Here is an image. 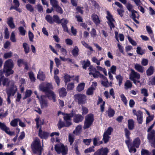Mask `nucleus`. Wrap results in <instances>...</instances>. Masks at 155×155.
<instances>
[{
    "label": "nucleus",
    "instance_id": "1a4fd4ad",
    "mask_svg": "<svg viewBox=\"0 0 155 155\" xmlns=\"http://www.w3.org/2000/svg\"><path fill=\"white\" fill-rule=\"evenodd\" d=\"M148 134L147 138L150 140H152L151 146L155 148V131L152 130Z\"/></svg>",
    "mask_w": 155,
    "mask_h": 155
},
{
    "label": "nucleus",
    "instance_id": "69168bd1",
    "mask_svg": "<svg viewBox=\"0 0 155 155\" xmlns=\"http://www.w3.org/2000/svg\"><path fill=\"white\" fill-rule=\"evenodd\" d=\"M126 7L128 10L130 12H133V10H134L133 9L132 5L130 3H127L126 5Z\"/></svg>",
    "mask_w": 155,
    "mask_h": 155
},
{
    "label": "nucleus",
    "instance_id": "412c9836",
    "mask_svg": "<svg viewBox=\"0 0 155 155\" xmlns=\"http://www.w3.org/2000/svg\"><path fill=\"white\" fill-rule=\"evenodd\" d=\"M59 95L60 97H64L67 94V92L66 89L64 87L58 90Z\"/></svg>",
    "mask_w": 155,
    "mask_h": 155
},
{
    "label": "nucleus",
    "instance_id": "ea45409f",
    "mask_svg": "<svg viewBox=\"0 0 155 155\" xmlns=\"http://www.w3.org/2000/svg\"><path fill=\"white\" fill-rule=\"evenodd\" d=\"M32 93V91L31 90H29L26 91L25 94V96L24 97L23 99H26L27 97H28L30 96Z\"/></svg>",
    "mask_w": 155,
    "mask_h": 155
},
{
    "label": "nucleus",
    "instance_id": "3c124183",
    "mask_svg": "<svg viewBox=\"0 0 155 155\" xmlns=\"http://www.w3.org/2000/svg\"><path fill=\"white\" fill-rule=\"evenodd\" d=\"M11 40L13 42H16V39L15 38V32L14 31L12 32L11 34L10 37Z\"/></svg>",
    "mask_w": 155,
    "mask_h": 155
},
{
    "label": "nucleus",
    "instance_id": "4be33fe9",
    "mask_svg": "<svg viewBox=\"0 0 155 155\" xmlns=\"http://www.w3.org/2000/svg\"><path fill=\"white\" fill-rule=\"evenodd\" d=\"M7 23L11 28H15V26L13 22V19L12 17L8 18Z\"/></svg>",
    "mask_w": 155,
    "mask_h": 155
},
{
    "label": "nucleus",
    "instance_id": "49530a36",
    "mask_svg": "<svg viewBox=\"0 0 155 155\" xmlns=\"http://www.w3.org/2000/svg\"><path fill=\"white\" fill-rule=\"evenodd\" d=\"M6 93L8 94V96H11V95L14 96L15 94V92L13 91L10 88L7 89L6 90Z\"/></svg>",
    "mask_w": 155,
    "mask_h": 155
},
{
    "label": "nucleus",
    "instance_id": "603ef678",
    "mask_svg": "<svg viewBox=\"0 0 155 155\" xmlns=\"http://www.w3.org/2000/svg\"><path fill=\"white\" fill-rule=\"evenodd\" d=\"M53 18L54 19V22H56L58 24L60 23V20L59 18L57 15H54Z\"/></svg>",
    "mask_w": 155,
    "mask_h": 155
},
{
    "label": "nucleus",
    "instance_id": "473e14b6",
    "mask_svg": "<svg viewBox=\"0 0 155 155\" xmlns=\"http://www.w3.org/2000/svg\"><path fill=\"white\" fill-rule=\"evenodd\" d=\"M79 49L77 46H75L72 51V54L74 56H77L78 54Z\"/></svg>",
    "mask_w": 155,
    "mask_h": 155
},
{
    "label": "nucleus",
    "instance_id": "338daca9",
    "mask_svg": "<svg viewBox=\"0 0 155 155\" xmlns=\"http://www.w3.org/2000/svg\"><path fill=\"white\" fill-rule=\"evenodd\" d=\"M28 36L29 40L31 41H33L34 36L33 34L30 31L28 32Z\"/></svg>",
    "mask_w": 155,
    "mask_h": 155
},
{
    "label": "nucleus",
    "instance_id": "37998d69",
    "mask_svg": "<svg viewBox=\"0 0 155 155\" xmlns=\"http://www.w3.org/2000/svg\"><path fill=\"white\" fill-rule=\"evenodd\" d=\"M102 76L104 77V81H101V84L103 86L105 87H107L108 85V82L107 79L106 77H104L103 75Z\"/></svg>",
    "mask_w": 155,
    "mask_h": 155
},
{
    "label": "nucleus",
    "instance_id": "7ed1b4c3",
    "mask_svg": "<svg viewBox=\"0 0 155 155\" xmlns=\"http://www.w3.org/2000/svg\"><path fill=\"white\" fill-rule=\"evenodd\" d=\"M94 120V115L92 114H89L85 117L83 128L85 129L89 128L92 124Z\"/></svg>",
    "mask_w": 155,
    "mask_h": 155
},
{
    "label": "nucleus",
    "instance_id": "680f3d73",
    "mask_svg": "<svg viewBox=\"0 0 155 155\" xmlns=\"http://www.w3.org/2000/svg\"><path fill=\"white\" fill-rule=\"evenodd\" d=\"M83 142L85 145H89L91 142V139H84L83 140Z\"/></svg>",
    "mask_w": 155,
    "mask_h": 155
},
{
    "label": "nucleus",
    "instance_id": "774afa93",
    "mask_svg": "<svg viewBox=\"0 0 155 155\" xmlns=\"http://www.w3.org/2000/svg\"><path fill=\"white\" fill-rule=\"evenodd\" d=\"M141 155H150L148 151L142 149L141 151Z\"/></svg>",
    "mask_w": 155,
    "mask_h": 155
},
{
    "label": "nucleus",
    "instance_id": "de8ad7c7",
    "mask_svg": "<svg viewBox=\"0 0 155 155\" xmlns=\"http://www.w3.org/2000/svg\"><path fill=\"white\" fill-rule=\"evenodd\" d=\"M18 30L21 35L23 36L25 35L26 31L22 27H20L18 28Z\"/></svg>",
    "mask_w": 155,
    "mask_h": 155
},
{
    "label": "nucleus",
    "instance_id": "79ce46f5",
    "mask_svg": "<svg viewBox=\"0 0 155 155\" xmlns=\"http://www.w3.org/2000/svg\"><path fill=\"white\" fill-rule=\"evenodd\" d=\"M83 62V68L86 69V68L87 67H88V66L90 65V62L88 60H87L86 61H84Z\"/></svg>",
    "mask_w": 155,
    "mask_h": 155
},
{
    "label": "nucleus",
    "instance_id": "09e8293b",
    "mask_svg": "<svg viewBox=\"0 0 155 155\" xmlns=\"http://www.w3.org/2000/svg\"><path fill=\"white\" fill-rule=\"evenodd\" d=\"M149 80V85H155V77H152Z\"/></svg>",
    "mask_w": 155,
    "mask_h": 155
},
{
    "label": "nucleus",
    "instance_id": "864d4df0",
    "mask_svg": "<svg viewBox=\"0 0 155 155\" xmlns=\"http://www.w3.org/2000/svg\"><path fill=\"white\" fill-rule=\"evenodd\" d=\"M55 8H56L55 10L57 12L61 14L63 13V10L61 7L58 5L57 7H55Z\"/></svg>",
    "mask_w": 155,
    "mask_h": 155
},
{
    "label": "nucleus",
    "instance_id": "f03ea898",
    "mask_svg": "<svg viewBox=\"0 0 155 155\" xmlns=\"http://www.w3.org/2000/svg\"><path fill=\"white\" fill-rule=\"evenodd\" d=\"M31 148L33 153H38V155H41L42 149L41 147V142L40 140L36 138L34 140L33 144L31 145Z\"/></svg>",
    "mask_w": 155,
    "mask_h": 155
},
{
    "label": "nucleus",
    "instance_id": "c9c22d12",
    "mask_svg": "<svg viewBox=\"0 0 155 155\" xmlns=\"http://www.w3.org/2000/svg\"><path fill=\"white\" fill-rule=\"evenodd\" d=\"M19 120V118H17L13 120L11 122V125L13 127H16L17 125L18 122Z\"/></svg>",
    "mask_w": 155,
    "mask_h": 155
},
{
    "label": "nucleus",
    "instance_id": "13d9d810",
    "mask_svg": "<svg viewBox=\"0 0 155 155\" xmlns=\"http://www.w3.org/2000/svg\"><path fill=\"white\" fill-rule=\"evenodd\" d=\"M37 7L38 11L39 12L41 13L43 12V9L42 6L38 4L37 5Z\"/></svg>",
    "mask_w": 155,
    "mask_h": 155
},
{
    "label": "nucleus",
    "instance_id": "bb28decb",
    "mask_svg": "<svg viewBox=\"0 0 155 155\" xmlns=\"http://www.w3.org/2000/svg\"><path fill=\"white\" fill-rule=\"evenodd\" d=\"M103 143L102 141H99L98 138L95 137L93 139V144L94 146L99 145Z\"/></svg>",
    "mask_w": 155,
    "mask_h": 155
},
{
    "label": "nucleus",
    "instance_id": "cd10ccee",
    "mask_svg": "<svg viewBox=\"0 0 155 155\" xmlns=\"http://www.w3.org/2000/svg\"><path fill=\"white\" fill-rule=\"evenodd\" d=\"M132 112L134 115H136L137 117L142 116V112L140 110L136 111L135 110L133 109Z\"/></svg>",
    "mask_w": 155,
    "mask_h": 155
},
{
    "label": "nucleus",
    "instance_id": "393cba45",
    "mask_svg": "<svg viewBox=\"0 0 155 155\" xmlns=\"http://www.w3.org/2000/svg\"><path fill=\"white\" fill-rule=\"evenodd\" d=\"M128 127L130 130L133 129L134 127V122L132 119H130L128 120Z\"/></svg>",
    "mask_w": 155,
    "mask_h": 155
},
{
    "label": "nucleus",
    "instance_id": "e2e57ef3",
    "mask_svg": "<svg viewBox=\"0 0 155 155\" xmlns=\"http://www.w3.org/2000/svg\"><path fill=\"white\" fill-rule=\"evenodd\" d=\"M74 87V84L73 83L68 84L67 86V89L68 90H71L73 89Z\"/></svg>",
    "mask_w": 155,
    "mask_h": 155
},
{
    "label": "nucleus",
    "instance_id": "f3484780",
    "mask_svg": "<svg viewBox=\"0 0 155 155\" xmlns=\"http://www.w3.org/2000/svg\"><path fill=\"white\" fill-rule=\"evenodd\" d=\"M39 137L42 139H47L49 136V133L44 131H42L40 128L38 133Z\"/></svg>",
    "mask_w": 155,
    "mask_h": 155
},
{
    "label": "nucleus",
    "instance_id": "0eeeda50",
    "mask_svg": "<svg viewBox=\"0 0 155 155\" xmlns=\"http://www.w3.org/2000/svg\"><path fill=\"white\" fill-rule=\"evenodd\" d=\"M63 118L65 123V127H68L71 125V118L73 117V114L70 113L68 114H64Z\"/></svg>",
    "mask_w": 155,
    "mask_h": 155
},
{
    "label": "nucleus",
    "instance_id": "ddd939ff",
    "mask_svg": "<svg viewBox=\"0 0 155 155\" xmlns=\"http://www.w3.org/2000/svg\"><path fill=\"white\" fill-rule=\"evenodd\" d=\"M0 128L10 135L14 134V132L10 131L9 129L6 126L4 123L0 122Z\"/></svg>",
    "mask_w": 155,
    "mask_h": 155
},
{
    "label": "nucleus",
    "instance_id": "7c9ffc66",
    "mask_svg": "<svg viewBox=\"0 0 155 155\" xmlns=\"http://www.w3.org/2000/svg\"><path fill=\"white\" fill-rule=\"evenodd\" d=\"M140 141L138 138L135 139L133 142V146L135 147L136 148H138L140 144Z\"/></svg>",
    "mask_w": 155,
    "mask_h": 155
},
{
    "label": "nucleus",
    "instance_id": "2eb2a0df",
    "mask_svg": "<svg viewBox=\"0 0 155 155\" xmlns=\"http://www.w3.org/2000/svg\"><path fill=\"white\" fill-rule=\"evenodd\" d=\"M45 97L46 96L42 95L40 99H39L41 108H44L48 106V102L45 99Z\"/></svg>",
    "mask_w": 155,
    "mask_h": 155
},
{
    "label": "nucleus",
    "instance_id": "58836bf2",
    "mask_svg": "<svg viewBox=\"0 0 155 155\" xmlns=\"http://www.w3.org/2000/svg\"><path fill=\"white\" fill-rule=\"evenodd\" d=\"M114 114V110L110 108L108 111V115L109 117H113Z\"/></svg>",
    "mask_w": 155,
    "mask_h": 155
},
{
    "label": "nucleus",
    "instance_id": "4468645a",
    "mask_svg": "<svg viewBox=\"0 0 155 155\" xmlns=\"http://www.w3.org/2000/svg\"><path fill=\"white\" fill-rule=\"evenodd\" d=\"M108 152V150L107 148H102L95 152L94 155H107Z\"/></svg>",
    "mask_w": 155,
    "mask_h": 155
},
{
    "label": "nucleus",
    "instance_id": "6e6552de",
    "mask_svg": "<svg viewBox=\"0 0 155 155\" xmlns=\"http://www.w3.org/2000/svg\"><path fill=\"white\" fill-rule=\"evenodd\" d=\"M113 129L111 127H109L107 130L104 132L103 135V140L105 143H106L109 140L110 137Z\"/></svg>",
    "mask_w": 155,
    "mask_h": 155
},
{
    "label": "nucleus",
    "instance_id": "f8f14e48",
    "mask_svg": "<svg viewBox=\"0 0 155 155\" xmlns=\"http://www.w3.org/2000/svg\"><path fill=\"white\" fill-rule=\"evenodd\" d=\"M45 84L42 83L39 86L40 90L44 92H47L48 91H50L49 89H51L52 87L51 84L50 83H47L46 84V87H44Z\"/></svg>",
    "mask_w": 155,
    "mask_h": 155
},
{
    "label": "nucleus",
    "instance_id": "052dcab7",
    "mask_svg": "<svg viewBox=\"0 0 155 155\" xmlns=\"http://www.w3.org/2000/svg\"><path fill=\"white\" fill-rule=\"evenodd\" d=\"M116 78L119 81V86L121 85L122 83L123 78L120 75H118L116 76Z\"/></svg>",
    "mask_w": 155,
    "mask_h": 155
},
{
    "label": "nucleus",
    "instance_id": "8fccbe9b",
    "mask_svg": "<svg viewBox=\"0 0 155 155\" xmlns=\"http://www.w3.org/2000/svg\"><path fill=\"white\" fill-rule=\"evenodd\" d=\"M94 147L93 146L91 147H90L87 149H85L84 150V153H87L92 152H94Z\"/></svg>",
    "mask_w": 155,
    "mask_h": 155
},
{
    "label": "nucleus",
    "instance_id": "5701e85b",
    "mask_svg": "<svg viewBox=\"0 0 155 155\" xmlns=\"http://www.w3.org/2000/svg\"><path fill=\"white\" fill-rule=\"evenodd\" d=\"M45 19L50 24H52L54 22V20L53 17L50 15H46L45 17Z\"/></svg>",
    "mask_w": 155,
    "mask_h": 155
},
{
    "label": "nucleus",
    "instance_id": "423d86ee",
    "mask_svg": "<svg viewBox=\"0 0 155 155\" xmlns=\"http://www.w3.org/2000/svg\"><path fill=\"white\" fill-rule=\"evenodd\" d=\"M14 84V81L10 80L8 78H5L4 76L0 78V86L2 84L4 86H6L7 87H8L10 85H13Z\"/></svg>",
    "mask_w": 155,
    "mask_h": 155
},
{
    "label": "nucleus",
    "instance_id": "e433bc0d",
    "mask_svg": "<svg viewBox=\"0 0 155 155\" xmlns=\"http://www.w3.org/2000/svg\"><path fill=\"white\" fill-rule=\"evenodd\" d=\"M50 2L53 7L55 8L58 5L57 0H50Z\"/></svg>",
    "mask_w": 155,
    "mask_h": 155
},
{
    "label": "nucleus",
    "instance_id": "c756f323",
    "mask_svg": "<svg viewBox=\"0 0 155 155\" xmlns=\"http://www.w3.org/2000/svg\"><path fill=\"white\" fill-rule=\"evenodd\" d=\"M82 129V126L78 125L76 127L75 130L73 131V133L76 135H78L81 132Z\"/></svg>",
    "mask_w": 155,
    "mask_h": 155
},
{
    "label": "nucleus",
    "instance_id": "a19ab883",
    "mask_svg": "<svg viewBox=\"0 0 155 155\" xmlns=\"http://www.w3.org/2000/svg\"><path fill=\"white\" fill-rule=\"evenodd\" d=\"M137 52L138 54L142 55L144 53V51L142 50L141 47H137Z\"/></svg>",
    "mask_w": 155,
    "mask_h": 155
},
{
    "label": "nucleus",
    "instance_id": "6ab92c4d",
    "mask_svg": "<svg viewBox=\"0 0 155 155\" xmlns=\"http://www.w3.org/2000/svg\"><path fill=\"white\" fill-rule=\"evenodd\" d=\"M91 18L95 24L97 25H98L100 23V20L99 17L97 15L95 14L92 15Z\"/></svg>",
    "mask_w": 155,
    "mask_h": 155
},
{
    "label": "nucleus",
    "instance_id": "39448f33",
    "mask_svg": "<svg viewBox=\"0 0 155 155\" xmlns=\"http://www.w3.org/2000/svg\"><path fill=\"white\" fill-rule=\"evenodd\" d=\"M75 100L78 102V104H84L86 101V96L82 94H76L74 97Z\"/></svg>",
    "mask_w": 155,
    "mask_h": 155
},
{
    "label": "nucleus",
    "instance_id": "b1692460",
    "mask_svg": "<svg viewBox=\"0 0 155 155\" xmlns=\"http://www.w3.org/2000/svg\"><path fill=\"white\" fill-rule=\"evenodd\" d=\"M134 68L140 72L143 73V71L144 68L139 64H136L134 65Z\"/></svg>",
    "mask_w": 155,
    "mask_h": 155
},
{
    "label": "nucleus",
    "instance_id": "72a5a7b5",
    "mask_svg": "<svg viewBox=\"0 0 155 155\" xmlns=\"http://www.w3.org/2000/svg\"><path fill=\"white\" fill-rule=\"evenodd\" d=\"M153 68L152 66H150L147 71V74L148 76L151 75L153 72Z\"/></svg>",
    "mask_w": 155,
    "mask_h": 155
},
{
    "label": "nucleus",
    "instance_id": "aec40b11",
    "mask_svg": "<svg viewBox=\"0 0 155 155\" xmlns=\"http://www.w3.org/2000/svg\"><path fill=\"white\" fill-rule=\"evenodd\" d=\"M45 92L46 93V96L48 97H49L50 96L51 97L53 101L54 102L56 101V95L53 91L50 90Z\"/></svg>",
    "mask_w": 155,
    "mask_h": 155
},
{
    "label": "nucleus",
    "instance_id": "4c0bfd02",
    "mask_svg": "<svg viewBox=\"0 0 155 155\" xmlns=\"http://www.w3.org/2000/svg\"><path fill=\"white\" fill-rule=\"evenodd\" d=\"M125 89H127L131 88L132 87V84L129 81H127L125 84Z\"/></svg>",
    "mask_w": 155,
    "mask_h": 155
},
{
    "label": "nucleus",
    "instance_id": "9b49d317",
    "mask_svg": "<svg viewBox=\"0 0 155 155\" xmlns=\"http://www.w3.org/2000/svg\"><path fill=\"white\" fill-rule=\"evenodd\" d=\"M107 16L106 17V18L108 21L107 23L110 27V29L112 30V28L115 27V26L113 23V22H114L115 20L109 12L107 11Z\"/></svg>",
    "mask_w": 155,
    "mask_h": 155
},
{
    "label": "nucleus",
    "instance_id": "c03bdc74",
    "mask_svg": "<svg viewBox=\"0 0 155 155\" xmlns=\"http://www.w3.org/2000/svg\"><path fill=\"white\" fill-rule=\"evenodd\" d=\"M26 7L27 9L31 12H32L34 11V8L32 6L29 4L26 5Z\"/></svg>",
    "mask_w": 155,
    "mask_h": 155
},
{
    "label": "nucleus",
    "instance_id": "9d476101",
    "mask_svg": "<svg viewBox=\"0 0 155 155\" xmlns=\"http://www.w3.org/2000/svg\"><path fill=\"white\" fill-rule=\"evenodd\" d=\"M130 76V79L133 81L134 83H136V79H139L140 78V75L134 70H131Z\"/></svg>",
    "mask_w": 155,
    "mask_h": 155
},
{
    "label": "nucleus",
    "instance_id": "dca6fc26",
    "mask_svg": "<svg viewBox=\"0 0 155 155\" xmlns=\"http://www.w3.org/2000/svg\"><path fill=\"white\" fill-rule=\"evenodd\" d=\"M130 17L137 24H139V22L136 19V18L138 19L139 17V15L137 14V12L135 10H133V12H131V15Z\"/></svg>",
    "mask_w": 155,
    "mask_h": 155
},
{
    "label": "nucleus",
    "instance_id": "6e6d98bb",
    "mask_svg": "<svg viewBox=\"0 0 155 155\" xmlns=\"http://www.w3.org/2000/svg\"><path fill=\"white\" fill-rule=\"evenodd\" d=\"M120 96L122 101L124 102V104L126 105L127 103V101L125 97L123 94H121Z\"/></svg>",
    "mask_w": 155,
    "mask_h": 155
},
{
    "label": "nucleus",
    "instance_id": "a18cd8bd",
    "mask_svg": "<svg viewBox=\"0 0 155 155\" xmlns=\"http://www.w3.org/2000/svg\"><path fill=\"white\" fill-rule=\"evenodd\" d=\"M60 23H61L62 26L66 25L68 23V21L66 19L63 18L60 20Z\"/></svg>",
    "mask_w": 155,
    "mask_h": 155
},
{
    "label": "nucleus",
    "instance_id": "f704fd0d",
    "mask_svg": "<svg viewBox=\"0 0 155 155\" xmlns=\"http://www.w3.org/2000/svg\"><path fill=\"white\" fill-rule=\"evenodd\" d=\"M23 46L25 53L26 54L28 53L29 51V47L28 45L26 43H24L23 44Z\"/></svg>",
    "mask_w": 155,
    "mask_h": 155
},
{
    "label": "nucleus",
    "instance_id": "bf43d9fd",
    "mask_svg": "<svg viewBox=\"0 0 155 155\" xmlns=\"http://www.w3.org/2000/svg\"><path fill=\"white\" fill-rule=\"evenodd\" d=\"M9 33L7 28H6L5 30L4 37L6 39H8L9 37Z\"/></svg>",
    "mask_w": 155,
    "mask_h": 155
},
{
    "label": "nucleus",
    "instance_id": "4d7b16f0",
    "mask_svg": "<svg viewBox=\"0 0 155 155\" xmlns=\"http://www.w3.org/2000/svg\"><path fill=\"white\" fill-rule=\"evenodd\" d=\"M94 90H93V89L89 87L88 88L86 91V94L88 95H92L93 94V92Z\"/></svg>",
    "mask_w": 155,
    "mask_h": 155
},
{
    "label": "nucleus",
    "instance_id": "a878e982",
    "mask_svg": "<svg viewBox=\"0 0 155 155\" xmlns=\"http://www.w3.org/2000/svg\"><path fill=\"white\" fill-rule=\"evenodd\" d=\"M45 75L43 74L42 71H39L38 74L37 76V78L40 80L44 81L45 78Z\"/></svg>",
    "mask_w": 155,
    "mask_h": 155
},
{
    "label": "nucleus",
    "instance_id": "5fc2aeb1",
    "mask_svg": "<svg viewBox=\"0 0 155 155\" xmlns=\"http://www.w3.org/2000/svg\"><path fill=\"white\" fill-rule=\"evenodd\" d=\"M92 61L96 64L97 65H100V61H99L95 57H93L92 58Z\"/></svg>",
    "mask_w": 155,
    "mask_h": 155
},
{
    "label": "nucleus",
    "instance_id": "a211bd4d",
    "mask_svg": "<svg viewBox=\"0 0 155 155\" xmlns=\"http://www.w3.org/2000/svg\"><path fill=\"white\" fill-rule=\"evenodd\" d=\"M74 117V121L76 123H79L81 122L83 120L84 117L79 114H75Z\"/></svg>",
    "mask_w": 155,
    "mask_h": 155
},
{
    "label": "nucleus",
    "instance_id": "0e129e2a",
    "mask_svg": "<svg viewBox=\"0 0 155 155\" xmlns=\"http://www.w3.org/2000/svg\"><path fill=\"white\" fill-rule=\"evenodd\" d=\"M29 76L31 80L32 81H35V78L34 74L32 72H31L29 73Z\"/></svg>",
    "mask_w": 155,
    "mask_h": 155
},
{
    "label": "nucleus",
    "instance_id": "f257e3e1",
    "mask_svg": "<svg viewBox=\"0 0 155 155\" xmlns=\"http://www.w3.org/2000/svg\"><path fill=\"white\" fill-rule=\"evenodd\" d=\"M14 66L13 61L11 59H8L5 62L3 71L5 73L6 76H8L13 73L14 71L12 68Z\"/></svg>",
    "mask_w": 155,
    "mask_h": 155
},
{
    "label": "nucleus",
    "instance_id": "2f4dec72",
    "mask_svg": "<svg viewBox=\"0 0 155 155\" xmlns=\"http://www.w3.org/2000/svg\"><path fill=\"white\" fill-rule=\"evenodd\" d=\"M13 53L11 51L5 53L3 55V58L5 59L11 58L12 55Z\"/></svg>",
    "mask_w": 155,
    "mask_h": 155
},
{
    "label": "nucleus",
    "instance_id": "20e7f679",
    "mask_svg": "<svg viewBox=\"0 0 155 155\" xmlns=\"http://www.w3.org/2000/svg\"><path fill=\"white\" fill-rule=\"evenodd\" d=\"M67 147L64 146L63 144H58L54 147L55 150L58 153H62L63 155H66L67 153Z\"/></svg>",
    "mask_w": 155,
    "mask_h": 155
},
{
    "label": "nucleus",
    "instance_id": "c85d7f7f",
    "mask_svg": "<svg viewBox=\"0 0 155 155\" xmlns=\"http://www.w3.org/2000/svg\"><path fill=\"white\" fill-rule=\"evenodd\" d=\"M85 85L84 83H81L77 87V90L79 92L81 91L84 89Z\"/></svg>",
    "mask_w": 155,
    "mask_h": 155
}]
</instances>
